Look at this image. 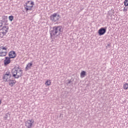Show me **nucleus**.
<instances>
[{"label": "nucleus", "mask_w": 128, "mask_h": 128, "mask_svg": "<svg viewBox=\"0 0 128 128\" xmlns=\"http://www.w3.org/2000/svg\"><path fill=\"white\" fill-rule=\"evenodd\" d=\"M8 32V26H4L1 29V32L2 34H6V33Z\"/></svg>", "instance_id": "obj_8"}, {"label": "nucleus", "mask_w": 128, "mask_h": 128, "mask_svg": "<svg viewBox=\"0 0 128 128\" xmlns=\"http://www.w3.org/2000/svg\"><path fill=\"white\" fill-rule=\"evenodd\" d=\"M50 20L52 22H56L60 20V14L58 15V13H54L50 16Z\"/></svg>", "instance_id": "obj_5"}, {"label": "nucleus", "mask_w": 128, "mask_h": 128, "mask_svg": "<svg viewBox=\"0 0 128 128\" xmlns=\"http://www.w3.org/2000/svg\"><path fill=\"white\" fill-rule=\"evenodd\" d=\"M2 24H3L2 22V21L0 22V28H2Z\"/></svg>", "instance_id": "obj_23"}, {"label": "nucleus", "mask_w": 128, "mask_h": 128, "mask_svg": "<svg viewBox=\"0 0 128 128\" xmlns=\"http://www.w3.org/2000/svg\"><path fill=\"white\" fill-rule=\"evenodd\" d=\"M124 4L125 6H128V0H125L124 2Z\"/></svg>", "instance_id": "obj_17"}, {"label": "nucleus", "mask_w": 128, "mask_h": 128, "mask_svg": "<svg viewBox=\"0 0 128 128\" xmlns=\"http://www.w3.org/2000/svg\"><path fill=\"white\" fill-rule=\"evenodd\" d=\"M106 27L102 28L98 31V34L99 36H104L105 32H106Z\"/></svg>", "instance_id": "obj_7"}, {"label": "nucleus", "mask_w": 128, "mask_h": 128, "mask_svg": "<svg viewBox=\"0 0 128 128\" xmlns=\"http://www.w3.org/2000/svg\"><path fill=\"white\" fill-rule=\"evenodd\" d=\"M80 76H82V78H84V76H86V72L85 71H82L80 74Z\"/></svg>", "instance_id": "obj_16"}, {"label": "nucleus", "mask_w": 128, "mask_h": 128, "mask_svg": "<svg viewBox=\"0 0 128 128\" xmlns=\"http://www.w3.org/2000/svg\"><path fill=\"white\" fill-rule=\"evenodd\" d=\"M10 72H7L6 74H4L3 79L4 82H8V78H10Z\"/></svg>", "instance_id": "obj_9"}, {"label": "nucleus", "mask_w": 128, "mask_h": 128, "mask_svg": "<svg viewBox=\"0 0 128 128\" xmlns=\"http://www.w3.org/2000/svg\"><path fill=\"white\" fill-rule=\"evenodd\" d=\"M3 20H8V16H4L2 17Z\"/></svg>", "instance_id": "obj_22"}, {"label": "nucleus", "mask_w": 128, "mask_h": 128, "mask_svg": "<svg viewBox=\"0 0 128 128\" xmlns=\"http://www.w3.org/2000/svg\"><path fill=\"white\" fill-rule=\"evenodd\" d=\"M32 66V62H30V63H28V64H27V66H26V70H28V68H29L30 70Z\"/></svg>", "instance_id": "obj_13"}, {"label": "nucleus", "mask_w": 128, "mask_h": 128, "mask_svg": "<svg viewBox=\"0 0 128 128\" xmlns=\"http://www.w3.org/2000/svg\"><path fill=\"white\" fill-rule=\"evenodd\" d=\"M8 82L10 86H13L14 84H16V80H8Z\"/></svg>", "instance_id": "obj_12"}, {"label": "nucleus", "mask_w": 128, "mask_h": 128, "mask_svg": "<svg viewBox=\"0 0 128 128\" xmlns=\"http://www.w3.org/2000/svg\"><path fill=\"white\" fill-rule=\"evenodd\" d=\"M50 84H52V82L50 80H48L45 82L46 86H50Z\"/></svg>", "instance_id": "obj_14"}, {"label": "nucleus", "mask_w": 128, "mask_h": 128, "mask_svg": "<svg viewBox=\"0 0 128 128\" xmlns=\"http://www.w3.org/2000/svg\"><path fill=\"white\" fill-rule=\"evenodd\" d=\"M62 34V26H55L52 28L50 30V36L56 38H60Z\"/></svg>", "instance_id": "obj_1"}, {"label": "nucleus", "mask_w": 128, "mask_h": 128, "mask_svg": "<svg viewBox=\"0 0 128 128\" xmlns=\"http://www.w3.org/2000/svg\"><path fill=\"white\" fill-rule=\"evenodd\" d=\"M4 66H8L10 64V58L9 57H5V60H4Z\"/></svg>", "instance_id": "obj_11"}, {"label": "nucleus", "mask_w": 128, "mask_h": 128, "mask_svg": "<svg viewBox=\"0 0 128 128\" xmlns=\"http://www.w3.org/2000/svg\"><path fill=\"white\" fill-rule=\"evenodd\" d=\"M9 20L10 22H12V20H14V16H9Z\"/></svg>", "instance_id": "obj_18"}, {"label": "nucleus", "mask_w": 128, "mask_h": 128, "mask_svg": "<svg viewBox=\"0 0 128 128\" xmlns=\"http://www.w3.org/2000/svg\"><path fill=\"white\" fill-rule=\"evenodd\" d=\"M70 82H72V81L71 80H69L68 82V84H70Z\"/></svg>", "instance_id": "obj_24"}, {"label": "nucleus", "mask_w": 128, "mask_h": 128, "mask_svg": "<svg viewBox=\"0 0 128 128\" xmlns=\"http://www.w3.org/2000/svg\"><path fill=\"white\" fill-rule=\"evenodd\" d=\"M34 4V2L32 1H28V2L26 3V5H24V8L26 11L32 10Z\"/></svg>", "instance_id": "obj_3"}, {"label": "nucleus", "mask_w": 128, "mask_h": 128, "mask_svg": "<svg viewBox=\"0 0 128 128\" xmlns=\"http://www.w3.org/2000/svg\"><path fill=\"white\" fill-rule=\"evenodd\" d=\"M4 36H6V34H2V32H0V38H4Z\"/></svg>", "instance_id": "obj_20"}, {"label": "nucleus", "mask_w": 128, "mask_h": 128, "mask_svg": "<svg viewBox=\"0 0 128 128\" xmlns=\"http://www.w3.org/2000/svg\"><path fill=\"white\" fill-rule=\"evenodd\" d=\"M22 70H16V68L12 70V76L14 78H20L22 76Z\"/></svg>", "instance_id": "obj_2"}, {"label": "nucleus", "mask_w": 128, "mask_h": 128, "mask_svg": "<svg viewBox=\"0 0 128 128\" xmlns=\"http://www.w3.org/2000/svg\"><path fill=\"white\" fill-rule=\"evenodd\" d=\"M128 10V7L126 6H125L123 9L124 12H126Z\"/></svg>", "instance_id": "obj_21"}, {"label": "nucleus", "mask_w": 128, "mask_h": 128, "mask_svg": "<svg viewBox=\"0 0 128 128\" xmlns=\"http://www.w3.org/2000/svg\"><path fill=\"white\" fill-rule=\"evenodd\" d=\"M9 116H10L9 114H6V116L4 117V120H8V118Z\"/></svg>", "instance_id": "obj_19"}, {"label": "nucleus", "mask_w": 128, "mask_h": 128, "mask_svg": "<svg viewBox=\"0 0 128 128\" xmlns=\"http://www.w3.org/2000/svg\"><path fill=\"white\" fill-rule=\"evenodd\" d=\"M8 56L10 58H14L16 56V54L14 51H10L8 53Z\"/></svg>", "instance_id": "obj_10"}, {"label": "nucleus", "mask_w": 128, "mask_h": 128, "mask_svg": "<svg viewBox=\"0 0 128 128\" xmlns=\"http://www.w3.org/2000/svg\"><path fill=\"white\" fill-rule=\"evenodd\" d=\"M8 48L4 47V46H0V56H6L8 54L6 52Z\"/></svg>", "instance_id": "obj_4"}, {"label": "nucleus", "mask_w": 128, "mask_h": 128, "mask_svg": "<svg viewBox=\"0 0 128 128\" xmlns=\"http://www.w3.org/2000/svg\"><path fill=\"white\" fill-rule=\"evenodd\" d=\"M2 104V101L0 100V104Z\"/></svg>", "instance_id": "obj_25"}, {"label": "nucleus", "mask_w": 128, "mask_h": 128, "mask_svg": "<svg viewBox=\"0 0 128 128\" xmlns=\"http://www.w3.org/2000/svg\"><path fill=\"white\" fill-rule=\"evenodd\" d=\"M128 84L126 83H125L123 84V88L124 90H128Z\"/></svg>", "instance_id": "obj_15"}, {"label": "nucleus", "mask_w": 128, "mask_h": 128, "mask_svg": "<svg viewBox=\"0 0 128 128\" xmlns=\"http://www.w3.org/2000/svg\"><path fill=\"white\" fill-rule=\"evenodd\" d=\"M32 124H34V120H28L25 122L26 126L28 128H32Z\"/></svg>", "instance_id": "obj_6"}]
</instances>
